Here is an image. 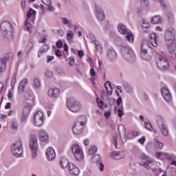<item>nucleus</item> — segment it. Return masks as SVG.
Returning <instances> with one entry per match:
<instances>
[{
	"label": "nucleus",
	"mask_w": 176,
	"mask_h": 176,
	"mask_svg": "<svg viewBox=\"0 0 176 176\" xmlns=\"http://www.w3.org/2000/svg\"><path fill=\"white\" fill-rule=\"evenodd\" d=\"M118 131L122 144H126L127 137L126 136V128L122 124L118 126Z\"/></svg>",
	"instance_id": "4468645a"
},
{
	"label": "nucleus",
	"mask_w": 176,
	"mask_h": 176,
	"mask_svg": "<svg viewBox=\"0 0 176 176\" xmlns=\"http://www.w3.org/2000/svg\"><path fill=\"white\" fill-rule=\"evenodd\" d=\"M41 2L44 3V5H46V6L48 7V10L50 12H52V10H54V7L52 6V1L50 0H41Z\"/></svg>",
	"instance_id": "2f4dec72"
},
{
	"label": "nucleus",
	"mask_w": 176,
	"mask_h": 176,
	"mask_svg": "<svg viewBox=\"0 0 176 176\" xmlns=\"http://www.w3.org/2000/svg\"><path fill=\"white\" fill-rule=\"evenodd\" d=\"M96 16L99 21H102L105 19V14L101 7L96 6Z\"/></svg>",
	"instance_id": "f3484780"
},
{
	"label": "nucleus",
	"mask_w": 176,
	"mask_h": 176,
	"mask_svg": "<svg viewBox=\"0 0 176 176\" xmlns=\"http://www.w3.org/2000/svg\"><path fill=\"white\" fill-rule=\"evenodd\" d=\"M149 48V45H148V41H144L141 45V52L140 56L143 60H146V61H149L151 58H152V56L153 54L152 52H148V49Z\"/></svg>",
	"instance_id": "20e7f679"
},
{
	"label": "nucleus",
	"mask_w": 176,
	"mask_h": 176,
	"mask_svg": "<svg viewBox=\"0 0 176 176\" xmlns=\"http://www.w3.org/2000/svg\"><path fill=\"white\" fill-rule=\"evenodd\" d=\"M68 170L71 175H79V168H78L76 165L74 164H69Z\"/></svg>",
	"instance_id": "6ab92c4d"
},
{
	"label": "nucleus",
	"mask_w": 176,
	"mask_h": 176,
	"mask_svg": "<svg viewBox=\"0 0 176 176\" xmlns=\"http://www.w3.org/2000/svg\"><path fill=\"white\" fill-rule=\"evenodd\" d=\"M118 31L122 35H126V34H127L130 30L126 28V25H123L122 23H120L118 26Z\"/></svg>",
	"instance_id": "a878e982"
},
{
	"label": "nucleus",
	"mask_w": 176,
	"mask_h": 176,
	"mask_svg": "<svg viewBox=\"0 0 176 176\" xmlns=\"http://www.w3.org/2000/svg\"><path fill=\"white\" fill-rule=\"evenodd\" d=\"M60 166L62 168H67V167H69V162L68 161V159L65 157L60 158Z\"/></svg>",
	"instance_id": "c85d7f7f"
},
{
	"label": "nucleus",
	"mask_w": 176,
	"mask_h": 176,
	"mask_svg": "<svg viewBox=\"0 0 176 176\" xmlns=\"http://www.w3.org/2000/svg\"><path fill=\"white\" fill-rule=\"evenodd\" d=\"M28 83V80L27 78L23 79L22 81L19 82V85L18 87V93L19 94H23L24 93V89H25V86Z\"/></svg>",
	"instance_id": "412c9836"
},
{
	"label": "nucleus",
	"mask_w": 176,
	"mask_h": 176,
	"mask_svg": "<svg viewBox=\"0 0 176 176\" xmlns=\"http://www.w3.org/2000/svg\"><path fill=\"white\" fill-rule=\"evenodd\" d=\"M123 88L126 93H128L129 94H131V93H133V87L131 85L129 84V82H124Z\"/></svg>",
	"instance_id": "cd10ccee"
},
{
	"label": "nucleus",
	"mask_w": 176,
	"mask_h": 176,
	"mask_svg": "<svg viewBox=\"0 0 176 176\" xmlns=\"http://www.w3.org/2000/svg\"><path fill=\"white\" fill-rule=\"evenodd\" d=\"M68 65H69V67H74V65H75V58H74L73 57H69Z\"/></svg>",
	"instance_id": "09e8293b"
},
{
	"label": "nucleus",
	"mask_w": 176,
	"mask_h": 176,
	"mask_svg": "<svg viewBox=\"0 0 176 176\" xmlns=\"http://www.w3.org/2000/svg\"><path fill=\"white\" fill-rule=\"evenodd\" d=\"M144 127L146 130H148V131H152L153 130V126H152V124L149 121H144Z\"/></svg>",
	"instance_id": "e433bc0d"
},
{
	"label": "nucleus",
	"mask_w": 176,
	"mask_h": 176,
	"mask_svg": "<svg viewBox=\"0 0 176 176\" xmlns=\"http://www.w3.org/2000/svg\"><path fill=\"white\" fill-rule=\"evenodd\" d=\"M54 60V56L48 55L47 56V63H52Z\"/></svg>",
	"instance_id": "4d7b16f0"
},
{
	"label": "nucleus",
	"mask_w": 176,
	"mask_h": 176,
	"mask_svg": "<svg viewBox=\"0 0 176 176\" xmlns=\"http://www.w3.org/2000/svg\"><path fill=\"white\" fill-rule=\"evenodd\" d=\"M94 153H97V147L92 146L89 148L88 155H94Z\"/></svg>",
	"instance_id": "c03bdc74"
},
{
	"label": "nucleus",
	"mask_w": 176,
	"mask_h": 176,
	"mask_svg": "<svg viewBox=\"0 0 176 176\" xmlns=\"http://www.w3.org/2000/svg\"><path fill=\"white\" fill-rule=\"evenodd\" d=\"M161 6L163 8V9H167V3L164 1V0L160 1Z\"/></svg>",
	"instance_id": "5fc2aeb1"
},
{
	"label": "nucleus",
	"mask_w": 176,
	"mask_h": 176,
	"mask_svg": "<svg viewBox=\"0 0 176 176\" xmlns=\"http://www.w3.org/2000/svg\"><path fill=\"white\" fill-rule=\"evenodd\" d=\"M16 74H14L11 78V82H10V85L12 89L14 87V85L16 84Z\"/></svg>",
	"instance_id": "49530a36"
},
{
	"label": "nucleus",
	"mask_w": 176,
	"mask_h": 176,
	"mask_svg": "<svg viewBox=\"0 0 176 176\" xmlns=\"http://www.w3.org/2000/svg\"><path fill=\"white\" fill-rule=\"evenodd\" d=\"M154 163H155V160L150 159L148 160H146L143 164H140V166H142L143 167H144L146 170H150L151 168L149 167V164L152 166Z\"/></svg>",
	"instance_id": "7c9ffc66"
},
{
	"label": "nucleus",
	"mask_w": 176,
	"mask_h": 176,
	"mask_svg": "<svg viewBox=\"0 0 176 176\" xmlns=\"http://www.w3.org/2000/svg\"><path fill=\"white\" fill-rule=\"evenodd\" d=\"M156 146L157 148H158V149H163V146H164V144L159 142V140H156Z\"/></svg>",
	"instance_id": "3c124183"
},
{
	"label": "nucleus",
	"mask_w": 176,
	"mask_h": 176,
	"mask_svg": "<svg viewBox=\"0 0 176 176\" xmlns=\"http://www.w3.org/2000/svg\"><path fill=\"white\" fill-rule=\"evenodd\" d=\"M14 57V55H13L12 52L5 54L4 56L0 58V63L1 64V67H4V68H6L7 61L9 60V58H13Z\"/></svg>",
	"instance_id": "dca6fc26"
},
{
	"label": "nucleus",
	"mask_w": 176,
	"mask_h": 176,
	"mask_svg": "<svg viewBox=\"0 0 176 176\" xmlns=\"http://www.w3.org/2000/svg\"><path fill=\"white\" fill-rule=\"evenodd\" d=\"M140 158L142 159V160H149V156H148L146 154H142L140 155Z\"/></svg>",
	"instance_id": "6e6d98bb"
},
{
	"label": "nucleus",
	"mask_w": 176,
	"mask_h": 176,
	"mask_svg": "<svg viewBox=\"0 0 176 176\" xmlns=\"http://www.w3.org/2000/svg\"><path fill=\"white\" fill-rule=\"evenodd\" d=\"M156 120L162 134L164 137H167V135H168V128L167 127L166 120H164V118H163L162 116L159 115L156 116Z\"/></svg>",
	"instance_id": "423d86ee"
},
{
	"label": "nucleus",
	"mask_w": 176,
	"mask_h": 176,
	"mask_svg": "<svg viewBox=\"0 0 176 176\" xmlns=\"http://www.w3.org/2000/svg\"><path fill=\"white\" fill-rule=\"evenodd\" d=\"M86 116H82L79 118V122H76L73 126L74 134L78 135L80 134L83 131V128L86 124Z\"/></svg>",
	"instance_id": "1a4fd4ad"
},
{
	"label": "nucleus",
	"mask_w": 176,
	"mask_h": 176,
	"mask_svg": "<svg viewBox=\"0 0 176 176\" xmlns=\"http://www.w3.org/2000/svg\"><path fill=\"white\" fill-rule=\"evenodd\" d=\"M74 36H75V34L74 33V32H72V30H69L66 36L67 40L72 41Z\"/></svg>",
	"instance_id": "58836bf2"
},
{
	"label": "nucleus",
	"mask_w": 176,
	"mask_h": 176,
	"mask_svg": "<svg viewBox=\"0 0 176 176\" xmlns=\"http://www.w3.org/2000/svg\"><path fill=\"white\" fill-rule=\"evenodd\" d=\"M90 75L92 77L96 76V70H94V66H93V67H91L90 69Z\"/></svg>",
	"instance_id": "052dcab7"
},
{
	"label": "nucleus",
	"mask_w": 176,
	"mask_h": 176,
	"mask_svg": "<svg viewBox=\"0 0 176 176\" xmlns=\"http://www.w3.org/2000/svg\"><path fill=\"white\" fill-rule=\"evenodd\" d=\"M104 87L107 91V96H112V91L113 90V88L112 87V84L110 82V81H107L104 83Z\"/></svg>",
	"instance_id": "bb28decb"
},
{
	"label": "nucleus",
	"mask_w": 176,
	"mask_h": 176,
	"mask_svg": "<svg viewBox=\"0 0 176 176\" xmlns=\"http://www.w3.org/2000/svg\"><path fill=\"white\" fill-rule=\"evenodd\" d=\"M25 27L26 28V30H28V32H31V30L32 29V25L31 23H29L28 21H25Z\"/></svg>",
	"instance_id": "a18cd8bd"
},
{
	"label": "nucleus",
	"mask_w": 176,
	"mask_h": 176,
	"mask_svg": "<svg viewBox=\"0 0 176 176\" xmlns=\"http://www.w3.org/2000/svg\"><path fill=\"white\" fill-rule=\"evenodd\" d=\"M111 156L115 160H119V159H122V157H120V151H113Z\"/></svg>",
	"instance_id": "c9c22d12"
},
{
	"label": "nucleus",
	"mask_w": 176,
	"mask_h": 176,
	"mask_svg": "<svg viewBox=\"0 0 176 176\" xmlns=\"http://www.w3.org/2000/svg\"><path fill=\"white\" fill-rule=\"evenodd\" d=\"M48 96L51 98H57L60 96V89L58 88H50L48 90Z\"/></svg>",
	"instance_id": "aec40b11"
},
{
	"label": "nucleus",
	"mask_w": 176,
	"mask_h": 176,
	"mask_svg": "<svg viewBox=\"0 0 176 176\" xmlns=\"http://www.w3.org/2000/svg\"><path fill=\"white\" fill-rule=\"evenodd\" d=\"M11 129L12 130H19V123L16 120H13L11 122Z\"/></svg>",
	"instance_id": "4c0bfd02"
},
{
	"label": "nucleus",
	"mask_w": 176,
	"mask_h": 176,
	"mask_svg": "<svg viewBox=\"0 0 176 176\" xmlns=\"http://www.w3.org/2000/svg\"><path fill=\"white\" fill-rule=\"evenodd\" d=\"M165 41L168 45L169 53L173 54L176 49L175 30L173 28L167 30L165 34Z\"/></svg>",
	"instance_id": "f257e3e1"
},
{
	"label": "nucleus",
	"mask_w": 176,
	"mask_h": 176,
	"mask_svg": "<svg viewBox=\"0 0 176 176\" xmlns=\"http://www.w3.org/2000/svg\"><path fill=\"white\" fill-rule=\"evenodd\" d=\"M87 60V61H89L91 67L93 68V66H94V61H93V59H91V58L90 57H88Z\"/></svg>",
	"instance_id": "e2e57ef3"
},
{
	"label": "nucleus",
	"mask_w": 176,
	"mask_h": 176,
	"mask_svg": "<svg viewBox=\"0 0 176 176\" xmlns=\"http://www.w3.org/2000/svg\"><path fill=\"white\" fill-rule=\"evenodd\" d=\"M1 30L3 32V35L7 39H12L13 38V34L12 33V25H10V23L8 21L3 22L1 25Z\"/></svg>",
	"instance_id": "9b49d317"
},
{
	"label": "nucleus",
	"mask_w": 176,
	"mask_h": 176,
	"mask_svg": "<svg viewBox=\"0 0 176 176\" xmlns=\"http://www.w3.org/2000/svg\"><path fill=\"white\" fill-rule=\"evenodd\" d=\"M166 16L168 17V21L169 23H174V14H173L172 12H168Z\"/></svg>",
	"instance_id": "a19ab883"
},
{
	"label": "nucleus",
	"mask_w": 176,
	"mask_h": 176,
	"mask_svg": "<svg viewBox=\"0 0 176 176\" xmlns=\"http://www.w3.org/2000/svg\"><path fill=\"white\" fill-rule=\"evenodd\" d=\"M142 27H147L148 28H151L149 22L145 19L142 20Z\"/></svg>",
	"instance_id": "8fccbe9b"
},
{
	"label": "nucleus",
	"mask_w": 176,
	"mask_h": 176,
	"mask_svg": "<svg viewBox=\"0 0 176 176\" xmlns=\"http://www.w3.org/2000/svg\"><path fill=\"white\" fill-rule=\"evenodd\" d=\"M38 135L39 140H41L42 142H47V141H49V135L45 130H40L38 131Z\"/></svg>",
	"instance_id": "4be33fe9"
},
{
	"label": "nucleus",
	"mask_w": 176,
	"mask_h": 176,
	"mask_svg": "<svg viewBox=\"0 0 176 176\" xmlns=\"http://www.w3.org/2000/svg\"><path fill=\"white\" fill-rule=\"evenodd\" d=\"M32 108V106L30 103H26V104L24 106L23 109V118H27L28 116V114L31 111V109Z\"/></svg>",
	"instance_id": "b1692460"
},
{
	"label": "nucleus",
	"mask_w": 176,
	"mask_h": 176,
	"mask_svg": "<svg viewBox=\"0 0 176 176\" xmlns=\"http://www.w3.org/2000/svg\"><path fill=\"white\" fill-rule=\"evenodd\" d=\"M125 38L129 43H134V34L131 30L126 34Z\"/></svg>",
	"instance_id": "c756f323"
},
{
	"label": "nucleus",
	"mask_w": 176,
	"mask_h": 176,
	"mask_svg": "<svg viewBox=\"0 0 176 176\" xmlns=\"http://www.w3.org/2000/svg\"><path fill=\"white\" fill-rule=\"evenodd\" d=\"M149 42L153 47H157V34L156 33L150 34Z\"/></svg>",
	"instance_id": "5701e85b"
},
{
	"label": "nucleus",
	"mask_w": 176,
	"mask_h": 176,
	"mask_svg": "<svg viewBox=\"0 0 176 176\" xmlns=\"http://www.w3.org/2000/svg\"><path fill=\"white\" fill-rule=\"evenodd\" d=\"M56 47H58V49H62L63 48V41H58L56 43Z\"/></svg>",
	"instance_id": "680f3d73"
},
{
	"label": "nucleus",
	"mask_w": 176,
	"mask_h": 176,
	"mask_svg": "<svg viewBox=\"0 0 176 176\" xmlns=\"http://www.w3.org/2000/svg\"><path fill=\"white\" fill-rule=\"evenodd\" d=\"M27 5V0H21V7L23 10L25 9Z\"/></svg>",
	"instance_id": "603ef678"
},
{
	"label": "nucleus",
	"mask_w": 176,
	"mask_h": 176,
	"mask_svg": "<svg viewBox=\"0 0 176 176\" xmlns=\"http://www.w3.org/2000/svg\"><path fill=\"white\" fill-rule=\"evenodd\" d=\"M123 115H124V113L123 112V109H119L118 110V117L122 118V116H123Z\"/></svg>",
	"instance_id": "13d9d810"
},
{
	"label": "nucleus",
	"mask_w": 176,
	"mask_h": 176,
	"mask_svg": "<svg viewBox=\"0 0 176 176\" xmlns=\"http://www.w3.org/2000/svg\"><path fill=\"white\" fill-rule=\"evenodd\" d=\"M157 65L162 71H166L170 68V63L167 58L160 54L157 55Z\"/></svg>",
	"instance_id": "6e6552de"
},
{
	"label": "nucleus",
	"mask_w": 176,
	"mask_h": 176,
	"mask_svg": "<svg viewBox=\"0 0 176 176\" xmlns=\"http://www.w3.org/2000/svg\"><path fill=\"white\" fill-rule=\"evenodd\" d=\"M41 48L44 53H47V52L50 49V46L47 44H44Z\"/></svg>",
	"instance_id": "de8ad7c7"
},
{
	"label": "nucleus",
	"mask_w": 176,
	"mask_h": 176,
	"mask_svg": "<svg viewBox=\"0 0 176 176\" xmlns=\"http://www.w3.org/2000/svg\"><path fill=\"white\" fill-rule=\"evenodd\" d=\"M161 93L164 100L166 102H171V100H173V96H171V93L170 92V90H168V88L162 87L161 89Z\"/></svg>",
	"instance_id": "ddd939ff"
},
{
	"label": "nucleus",
	"mask_w": 176,
	"mask_h": 176,
	"mask_svg": "<svg viewBox=\"0 0 176 176\" xmlns=\"http://www.w3.org/2000/svg\"><path fill=\"white\" fill-rule=\"evenodd\" d=\"M11 153L15 157H21L23 156V142L21 140H18L12 144Z\"/></svg>",
	"instance_id": "7ed1b4c3"
},
{
	"label": "nucleus",
	"mask_w": 176,
	"mask_h": 176,
	"mask_svg": "<svg viewBox=\"0 0 176 176\" xmlns=\"http://www.w3.org/2000/svg\"><path fill=\"white\" fill-rule=\"evenodd\" d=\"M43 53H45V51H43L42 48H40L39 51L38 52V57H41Z\"/></svg>",
	"instance_id": "774afa93"
},
{
	"label": "nucleus",
	"mask_w": 176,
	"mask_h": 176,
	"mask_svg": "<svg viewBox=\"0 0 176 176\" xmlns=\"http://www.w3.org/2000/svg\"><path fill=\"white\" fill-rule=\"evenodd\" d=\"M72 152L74 155V157L77 162H80L85 159V154L83 153V149L78 144H74L72 146Z\"/></svg>",
	"instance_id": "0eeeda50"
},
{
	"label": "nucleus",
	"mask_w": 176,
	"mask_h": 176,
	"mask_svg": "<svg viewBox=\"0 0 176 176\" xmlns=\"http://www.w3.org/2000/svg\"><path fill=\"white\" fill-rule=\"evenodd\" d=\"M33 87L34 89L41 88V80L38 78H35L33 80Z\"/></svg>",
	"instance_id": "72a5a7b5"
},
{
	"label": "nucleus",
	"mask_w": 176,
	"mask_h": 176,
	"mask_svg": "<svg viewBox=\"0 0 176 176\" xmlns=\"http://www.w3.org/2000/svg\"><path fill=\"white\" fill-rule=\"evenodd\" d=\"M94 162L97 163L99 165V170L100 171H104V164L102 162L101 155H95L92 157Z\"/></svg>",
	"instance_id": "a211bd4d"
},
{
	"label": "nucleus",
	"mask_w": 176,
	"mask_h": 176,
	"mask_svg": "<svg viewBox=\"0 0 176 176\" xmlns=\"http://www.w3.org/2000/svg\"><path fill=\"white\" fill-rule=\"evenodd\" d=\"M46 157L49 162H53L56 159V151L52 147H49L45 153Z\"/></svg>",
	"instance_id": "2eb2a0df"
},
{
	"label": "nucleus",
	"mask_w": 176,
	"mask_h": 176,
	"mask_svg": "<svg viewBox=\"0 0 176 176\" xmlns=\"http://www.w3.org/2000/svg\"><path fill=\"white\" fill-rule=\"evenodd\" d=\"M36 14V11L34 10L33 9H30L27 12V17L28 19H30L31 16H35Z\"/></svg>",
	"instance_id": "37998d69"
},
{
	"label": "nucleus",
	"mask_w": 176,
	"mask_h": 176,
	"mask_svg": "<svg viewBox=\"0 0 176 176\" xmlns=\"http://www.w3.org/2000/svg\"><path fill=\"white\" fill-rule=\"evenodd\" d=\"M115 99L113 98H109V104L112 106L115 104Z\"/></svg>",
	"instance_id": "338daca9"
},
{
	"label": "nucleus",
	"mask_w": 176,
	"mask_h": 176,
	"mask_svg": "<svg viewBox=\"0 0 176 176\" xmlns=\"http://www.w3.org/2000/svg\"><path fill=\"white\" fill-rule=\"evenodd\" d=\"M140 3L142 8H144V9H148V6H149L148 0H140Z\"/></svg>",
	"instance_id": "79ce46f5"
},
{
	"label": "nucleus",
	"mask_w": 176,
	"mask_h": 176,
	"mask_svg": "<svg viewBox=\"0 0 176 176\" xmlns=\"http://www.w3.org/2000/svg\"><path fill=\"white\" fill-rule=\"evenodd\" d=\"M45 76H46V78H52V76H53V73L50 71H47L45 73Z\"/></svg>",
	"instance_id": "bf43d9fd"
},
{
	"label": "nucleus",
	"mask_w": 176,
	"mask_h": 176,
	"mask_svg": "<svg viewBox=\"0 0 176 176\" xmlns=\"http://www.w3.org/2000/svg\"><path fill=\"white\" fill-rule=\"evenodd\" d=\"M61 21H62L63 24H64L65 25H68L69 28H71V27H72V24H71V23H69V21L68 20V19H67L65 17H62Z\"/></svg>",
	"instance_id": "ea45409f"
},
{
	"label": "nucleus",
	"mask_w": 176,
	"mask_h": 176,
	"mask_svg": "<svg viewBox=\"0 0 176 176\" xmlns=\"http://www.w3.org/2000/svg\"><path fill=\"white\" fill-rule=\"evenodd\" d=\"M67 107L72 112H79L82 109V104L75 98L67 99Z\"/></svg>",
	"instance_id": "39448f33"
},
{
	"label": "nucleus",
	"mask_w": 176,
	"mask_h": 176,
	"mask_svg": "<svg viewBox=\"0 0 176 176\" xmlns=\"http://www.w3.org/2000/svg\"><path fill=\"white\" fill-rule=\"evenodd\" d=\"M30 148L32 151V158L36 159L38 156V140L36 139V135H31L30 141Z\"/></svg>",
	"instance_id": "9d476101"
},
{
	"label": "nucleus",
	"mask_w": 176,
	"mask_h": 176,
	"mask_svg": "<svg viewBox=\"0 0 176 176\" xmlns=\"http://www.w3.org/2000/svg\"><path fill=\"white\" fill-rule=\"evenodd\" d=\"M145 140V136H142L141 138L138 140V142H140V144H142V145H144Z\"/></svg>",
	"instance_id": "0e129e2a"
},
{
	"label": "nucleus",
	"mask_w": 176,
	"mask_h": 176,
	"mask_svg": "<svg viewBox=\"0 0 176 176\" xmlns=\"http://www.w3.org/2000/svg\"><path fill=\"white\" fill-rule=\"evenodd\" d=\"M151 28H148L146 26H142V30L144 32H149V29Z\"/></svg>",
	"instance_id": "69168bd1"
},
{
	"label": "nucleus",
	"mask_w": 176,
	"mask_h": 176,
	"mask_svg": "<svg viewBox=\"0 0 176 176\" xmlns=\"http://www.w3.org/2000/svg\"><path fill=\"white\" fill-rule=\"evenodd\" d=\"M94 43L96 46V49L99 53H102V47H101V45L100 44V42L97 40H94Z\"/></svg>",
	"instance_id": "f704fd0d"
},
{
	"label": "nucleus",
	"mask_w": 176,
	"mask_h": 176,
	"mask_svg": "<svg viewBox=\"0 0 176 176\" xmlns=\"http://www.w3.org/2000/svg\"><path fill=\"white\" fill-rule=\"evenodd\" d=\"M151 24H162V19L159 16H155L151 18Z\"/></svg>",
	"instance_id": "473e14b6"
},
{
	"label": "nucleus",
	"mask_w": 176,
	"mask_h": 176,
	"mask_svg": "<svg viewBox=\"0 0 176 176\" xmlns=\"http://www.w3.org/2000/svg\"><path fill=\"white\" fill-rule=\"evenodd\" d=\"M113 139L114 141L115 147L117 148L118 147V134L114 135Z\"/></svg>",
	"instance_id": "864d4df0"
},
{
	"label": "nucleus",
	"mask_w": 176,
	"mask_h": 176,
	"mask_svg": "<svg viewBox=\"0 0 176 176\" xmlns=\"http://www.w3.org/2000/svg\"><path fill=\"white\" fill-rule=\"evenodd\" d=\"M34 122L36 127H41L43 124V113L37 111L34 116Z\"/></svg>",
	"instance_id": "f8f14e48"
},
{
	"label": "nucleus",
	"mask_w": 176,
	"mask_h": 176,
	"mask_svg": "<svg viewBox=\"0 0 176 176\" xmlns=\"http://www.w3.org/2000/svg\"><path fill=\"white\" fill-rule=\"evenodd\" d=\"M121 55L124 60L129 63H134L135 61V54L131 48L127 46H123L121 48Z\"/></svg>",
	"instance_id": "f03ea898"
},
{
	"label": "nucleus",
	"mask_w": 176,
	"mask_h": 176,
	"mask_svg": "<svg viewBox=\"0 0 176 176\" xmlns=\"http://www.w3.org/2000/svg\"><path fill=\"white\" fill-rule=\"evenodd\" d=\"M107 58L111 61H115L118 58V55L114 50H109L107 52Z\"/></svg>",
	"instance_id": "393cba45"
}]
</instances>
